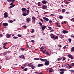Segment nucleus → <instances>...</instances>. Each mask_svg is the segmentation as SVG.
<instances>
[{
    "label": "nucleus",
    "instance_id": "obj_36",
    "mask_svg": "<svg viewBox=\"0 0 74 74\" xmlns=\"http://www.w3.org/2000/svg\"><path fill=\"white\" fill-rule=\"evenodd\" d=\"M48 29H51V30H52V28L51 27H49V26H48Z\"/></svg>",
    "mask_w": 74,
    "mask_h": 74
},
{
    "label": "nucleus",
    "instance_id": "obj_38",
    "mask_svg": "<svg viewBox=\"0 0 74 74\" xmlns=\"http://www.w3.org/2000/svg\"><path fill=\"white\" fill-rule=\"evenodd\" d=\"M72 66H74V63H72L70 64Z\"/></svg>",
    "mask_w": 74,
    "mask_h": 74
},
{
    "label": "nucleus",
    "instance_id": "obj_35",
    "mask_svg": "<svg viewBox=\"0 0 74 74\" xmlns=\"http://www.w3.org/2000/svg\"><path fill=\"white\" fill-rule=\"evenodd\" d=\"M68 40L69 42H71L72 40H71V39L70 38Z\"/></svg>",
    "mask_w": 74,
    "mask_h": 74
},
{
    "label": "nucleus",
    "instance_id": "obj_37",
    "mask_svg": "<svg viewBox=\"0 0 74 74\" xmlns=\"http://www.w3.org/2000/svg\"><path fill=\"white\" fill-rule=\"evenodd\" d=\"M69 71L72 73H74V71L73 70H69Z\"/></svg>",
    "mask_w": 74,
    "mask_h": 74
},
{
    "label": "nucleus",
    "instance_id": "obj_57",
    "mask_svg": "<svg viewBox=\"0 0 74 74\" xmlns=\"http://www.w3.org/2000/svg\"><path fill=\"white\" fill-rule=\"evenodd\" d=\"M40 20L42 22H43V20H42V19H40Z\"/></svg>",
    "mask_w": 74,
    "mask_h": 74
},
{
    "label": "nucleus",
    "instance_id": "obj_5",
    "mask_svg": "<svg viewBox=\"0 0 74 74\" xmlns=\"http://www.w3.org/2000/svg\"><path fill=\"white\" fill-rule=\"evenodd\" d=\"M68 56L69 58H71V59H74L73 56H72V55H71V54H69L68 55Z\"/></svg>",
    "mask_w": 74,
    "mask_h": 74
},
{
    "label": "nucleus",
    "instance_id": "obj_12",
    "mask_svg": "<svg viewBox=\"0 0 74 74\" xmlns=\"http://www.w3.org/2000/svg\"><path fill=\"white\" fill-rule=\"evenodd\" d=\"M27 22H29L30 21V18L28 17L26 19Z\"/></svg>",
    "mask_w": 74,
    "mask_h": 74
},
{
    "label": "nucleus",
    "instance_id": "obj_20",
    "mask_svg": "<svg viewBox=\"0 0 74 74\" xmlns=\"http://www.w3.org/2000/svg\"><path fill=\"white\" fill-rule=\"evenodd\" d=\"M22 15H23V16H26V15H29V14L23 13L22 14Z\"/></svg>",
    "mask_w": 74,
    "mask_h": 74
},
{
    "label": "nucleus",
    "instance_id": "obj_11",
    "mask_svg": "<svg viewBox=\"0 0 74 74\" xmlns=\"http://www.w3.org/2000/svg\"><path fill=\"white\" fill-rule=\"evenodd\" d=\"M40 60H41L42 62H46L47 60L46 59H42V58H40Z\"/></svg>",
    "mask_w": 74,
    "mask_h": 74
},
{
    "label": "nucleus",
    "instance_id": "obj_17",
    "mask_svg": "<svg viewBox=\"0 0 74 74\" xmlns=\"http://www.w3.org/2000/svg\"><path fill=\"white\" fill-rule=\"evenodd\" d=\"M60 71H63L64 72V71H65V69L61 68L60 70Z\"/></svg>",
    "mask_w": 74,
    "mask_h": 74
},
{
    "label": "nucleus",
    "instance_id": "obj_26",
    "mask_svg": "<svg viewBox=\"0 0 74 74\" xmlns=\"http://www.w3.org/2000/svg\"><path fill=\"white\" fill-rule=\"evenodd\" d=\"M49 73H52L53 71V70H50L49 71Z\"/></svg>",
    "mask_w": 74,
    "mask_h": 74
},
{
    "label": "nucleus",
    "instance_id": "obj_55",
    "mask_svg": "<svg viewBox=\"0 0 74 74\" xmlns=\"http://www.w3.org/2000/svg\"><path fill=\"white\" fill-rule=\"evenodd\" d=\"M28 67H31V65H30V64H28Z\"/></svg>",
    "mask_w": 74,
    "mask_h": 74
},
{
    "label": "nucleus",
    "instance_id": "obj_46",
    "mask_svg": "<svg viewBox=\"0 0 74 74\" xmlns=\"http://www.w3.org/2000/svg\"><path fill=\"white\" fill-rule=\"evenodd\" d=\"M11 5H12V6H15V5H14V4H13V3H12L10 4Z\"/></svg>",
    "mask_w": 74,
    "mask_h": 74
},
{
    "label": "nucleus",
    "instance_id": "obj_30",
    "mask_svg": "<svg viewBox=\"0 0 74 74\" xmlns=\"http://www.w3.org/2000/svg\"><path fill=\"white\" fill-rule=\"evenodd\" d=\"M17 36H18V37H22V35L20 34H18L17 35Z\"/></svg>",
    "mask_w": 74,
    "mask_h": 74
},
{
    "label": "nucleus",
    "instance_id": "obj_2",
    "mask_svg": "<svg viewBox=\"0 0 74 74\" xmlns=\"http://www.w3.org/2000/svg\"><path fill=\"white\" fill-rule=\"evenodd\" d=\"M55 23V25H56V26H57V27H60V28L61 27V26L60 25H59V23L56 22Z\"/></svg>",
    "mask_w": 74,
    "mask_h": 74
},
{
    "label": "nucleus",
    "instance_id": "obj_1",
    "mask_svg": "<svg viewBox=\"0 0 74 74\" xmlns=\"http://www.w3.org/2000/svg\"><path fill=\"white\" fill-rule=\"evenodd\" d=\"M49 64V62L47 60L44 63V65L45 66H48Z\"/></svg>",
    "mask_w": 74,
    "mask_h": 74
},
{
    "label": "nucleus",
    "instance_id": "obj_27",
    "mask_svg": "<svg viewBox=\"0 0 74 74\" xmlns=\"http://www.w3.org/2000/svg\"><path fill=\"white\" fill-rule=\"evenodd\" d=\"M46 55H49V53H48V52L47 51L46 52Z\"/></svg>",
    "mask_w": 74,
    "mask_h": 74
},
{
    "label": "nucleus",
    "instance_id": "obj_14",
    "mask_svg": "<svg viewBox=\"0 0 74 74\" xmlns=\"http://www.w3.org/2000/svg\"><path fill=\"white\" fill-rule=\"evenodd\" d=\"M38 67H42L44 66V64H39L38 65Z\"/></svg>",
    "mask_w": 74,
    "mask_h": 74
},
{
    "label": "nucleus",
    "instance_id": "obj_53",
    "mask_svg": "<svg viewBox=\"0 0 74 74\" xmlns=\"http://www.w3.org/2000/svg\"><path fill=\"white\" fill-rule=\"evenodd\" d=\"M14 22V21H12V20H10V23H12V22Z\"/></svg>",
    "mask_w": 74,
    "mask_h": 74
},
{
    "label": "nucleus",
    "instance_id": "obj_8",
    "mask_svg": "<svg viewBox=\"0 0 74 74\" xmlns=\"http://www.w3.org/2000/svg\"><path fill=\"white\" fill-rule=\"evenodd\" d=\"M7 14H8V13H7V12H5L4 13V17L5 18H7V17H8V15H7Z\"/></svg>",
    "mask_w": 74,
    "mask_h": 74
},
{
    "label": "nucleus",
    "instance_id": "obj_29",
    "mask_svg": "<svg viewBox=\"0 0 74 74\" xmlns=\"http://www.w3.org/2000/svg\"><path fill=\"white\" fill-rule=\"evenodd\" d=\"M3 55L4 56L6 55H7V53H6V52L4 53H3Z\"/></svg>",
    "mask_w": 74,
    "mask_h": 74
},
{
    "label": "nucleus",
    "instance_id": "obj_43",
    "mask_svg": "<svg viewBox=\"0 0 74 74\" xmlns=\"http://www.w3.org/2000/svg\"><path fill=\"white\" fill-rule=\"evenodd\" d=\"M34 59V60H39V58H35Z\"/></svg>",
    "mask_w": 74,
    "mask_h": 74
},
{
    "label": "nucleus",
    "instance_id": "obj_54",
    "mask_svg": "<svg viewBox=\"0 0 74 74\" xmlns=\"http://www.w3.org/2000/svg\"><path fill=\"white\" fill-rule=\"evenodd\" d=\"M3 48H4L5 49H7V48L5 47V45L4 46Z\"/></svg>",
    "mask_w": 74,
    "mask_h": 74
},
{
    "label": "nucleus",
    "instance_id": "obj_50",
    "mask_svg": "<svg viewBox=\"0 0 74 74\" xmlns=\"http://www.w3.org/2000/svg\"><path fill=\"white\" fill-rule=\"evenodd\" d=\"M26 46L27 48H29V46L28 45V44L26 45Z\"/></svg>",
    "mask_w": 74,
    "mask_h": 74
},
{
    "label": "nucleus",
    "instance_id": "obj_23",
    "mask_svg": "<svg viewBox=\"0 0 74 74\" xmlns=\"http://www.w3.org/2000/svg\"><path fill=\"white\" fill-rule=\"evenodd\" d=\"M38 5L39 7H41V3H40V2H39L38 3Z\"/></svg>",
    "mask_w": 74,
    "mask_h": 74
},
{
    "label": "nucleus",
    "instance_id": "obj_56",
    "mask_svg": "<svg viewBox=\"0 0 74 74\" xmlns=\"http://www.w3.org/2000/svg\"><path fill=\"white\" fill-rule=\"evenodd\" d=\"M50 16H54V14H51L50 15Z\"/></svg>",
    "mask_w": 74,
    "mask_h": 74
},
{
    "label": "nucleus",
    "instance_id": "obj_64",
    "mask_svg": "<svg viewBox=\"0 0 74 74\" xmlns=\"http://www.w3.org/2000/svg\"><path fill=\"white\" fill-rule=\"evenodd\" d=\"M69 2H66V3L65 4H69Z\"/></svg>",
    "mask_w": 74,
    "mask_h": 74
},
{
    "label": "nucleus",
    "instance_id": "obj_58",
    "mask_svg": "<svg viewBox=\"0 0 74 74\" xmlns=\"http://www.w3.org/2000/svg\"><path fill=\"white\" fill-rule=\"evenodd\" d=\"M71 37H73V38H74V35H71Z\"/></svg>",
    "mask_w": 74,
    "mask_h": 74
},
{
    "label": "nucleus",
    "instance_id": "obj_33",
    "mask_svg": "<svg viewBox=\"0 0 74 74\" xmlns=\"http://www.w3.org/2000/svg\"><path fill=\"white\" fill-rule=\"evenodd\" d=\"M71 51H74V47H73L71 48Z\"/></svg>",
    "mask_w": 74,
    "mask_h": 74
},
{
    "label": "nucleus",
    "instance_id": "obj_21",
    "mask_svg": "<svg viewBox=\"0 0 74 74\" xmlns=\"http://www.w3.org/2000/svg\"><path fill=\"white\" fill-rule=\"evenodd\" d=\"M63 17L61 15H60L59 16V18L60 19H63Z\"/></svg>",
    "mask_w": 74,
    "mask_h": 74
},
{
    "label": "nucleus",
    "instance_id": "obj_63",
    "mask_svg": "<svg viewBox=\"0 0 74 74\" xmlns=\"http://www.w3.org/2000/svg\"><path fill=\"white\" fill-rule=\"evenodd\" d=\"M49 23H52V21L51 20H49Z\"/></svg>",
    "mask_w": 74,
    "mask_h": 74
},
{
    "label": "nucleus",
    "instance_id": "obj_18",
    "mask_svg": "<svg viewBox=\"0 0 74 74\" xmlns=\"http://www.w3.org/2000/svg\"><path fill=\"white\" fill-rule=\"evenodd\" d=\"M6 36L7 38H9V37L11 36V35H9L8 34H7L6 35Z\"/></svg>",
    "mask_w": 74,
    "mask_h": 74
},
{
    "label": "nucleus",
    "instance_id": "obj_32",
    "mask_svg": "<svg viewBox=\"0 0 74 74\" xmlns=\"http://www.w3.org/2000/svg\"><path fill=\"white\" fill-rule=\"evenodd\" d=\"M39 24L41 26H42V23L41 22H39Z\"/></svg>",
    "mask_w": 74,
    "mask_h": 74
},
{
    "label": "nucleus",
    "instance_id": "obj_62",
    "mask_svg": "<svg viewBox=\"0 0 74 74\" xmlns=\"http://www.w3.org/2000/svg\"><path fill=\"white\" fill-rule=\"evenodd\" d=\"M48 69L49 70H53V69H52V68H49Z\"/></svg>",
    "mask_w": 74,
    "mask_h": 74
},
{
    "label": "nucleus",
    "instance_id": "obj_15",
    "mask_svg": "<svg viewBox=\"0 0 74 74\" xmlns=\"http://www.w3.org/2000/svg\"><path fill=\"white\" fill-rule=\"evenodd\" d=\"M62 33H64L65 34V33H68V31H66V30H63L62 31Z\"/></svg>",
    "mask_w": 74,
    "mask_h": 74
},
{
    "label": "nucleus",
    "instance_id": "obj_59",
    "mask_svg": "<svg viewBox=\"0 0 74 74\" xmlns=\"http://www.w3.org/2000/svg\"><path fill=\"white\" fill-rule=\"evenodd\" d=\"M23 27H24V28H26V26H25V25H24L23 26Z\"/></svg>",
    "mask_w": 74,
    "mask_h": 74
},
{
    "label": "nucleus",
    "instance_id": "obj_3",
    "mask_svg": "<svg viewBox=\"0 0 74 74\" xmlns=\"http://www.w3.org/2000/svg\"><path fill=\"white\" fill-rule=\"evenodd\" d=\"M20 58H22V59H25V57L24 56V55L22 54L19 56Z\"/></svg>",
    "mask_w": 74,
    "mask_h": 74
},
{
    "label": "nucleus",
    "instance_id": "obj_10",
    "mask_svg": "<svg viewBox=\"0 0 74 74\" xmlns=\"http://www.w3.org/2000/svg\"><path fill=\"white\" fill-rule=\"evenodd\" d=\"M3 26L5 27H6L8 26V23H3Z\"/></svg>",
    "mask_w": 74,
    "mask_h": 74
},
{
    "label": "nucleus",
    "instance_id": "obj_48",
    "mask_svg": "<svg viewBox=\"0 0 74 74\" xmlns=\"http://www.w3.org/2000/svg\"><path fill=\"white\" fill-rule=\"evenodd\" d=\"M69 69H70V68L71 69L72 68V66L71 65L69 66Z\"/></svg>",
    "mask_w": 74,
    "mask_h": 74
},
{
    "label": "nucleus",
    "instance_id": "obj_61",
    "mask_svg": "<svg viewBox=\"0 0 74 74\" xmlns=\"http://www.w3.org/2000/svg\"><path fill=\"white\" fill-rule=\"evenodd\" d=\"M7 1L9 2V3H10V0H7Z\"/></svg>",
    "mask_w": 74,
    "mask_h": 74
},
{
    "label": "nucleus",
    "instance_id": "obj_31",
    "mask_svg": "<svg viewBox=\"0 0 74 74\" xmlns=\"http://www.w3.org/2000/svg\"><path fill=\"white\" fill-rule=\"evenodd\" d=\"M15 7V6H10L9 7V8L10 9H11V8H12V7Z\"/></svg>",
    "mask_w": 74,
    "mask_h": 74
},
{
    "label": "nucleus",
    "instance_id": "obj_19",
    "mask_svg": "<svg viewBox=\"0 0 74 74\" xmlns=\"http://www.w3.org/2000/svg\"><path fill=\"white\" fill-rule=\"evenodd\" d=\"M21 10L22 11H25L26 10V9L25 8H22L21 9Z\"/></svg>",
    "mask_w": 74,
    "mask_h": 74
},
{
    "label": "nucleus",
    "instance_id": "obj_13",
    "mask_svg": "<svg viewBox=\"0 0 74 74\" xmlns=\"http://www.w3.org/2000/svg\"><path fill=\"white\" fill-rule=\"evenodd\" d=\"M43 19H44V20H45V21H49V19L45 17H43Z\"/></svg>",
    "mask_w": 74,
    "mask_h": 74
},
{
    "label": "nucleus",
    "instance_id": "obj_6",
    "mask_svg": "<svg viewBox=\"0 0 74 74\" xmlns=\"http://www.w3.org/2000/svg\"><path fill=\"white\" fill-rule=\"evenodd\" d=\"M47 27V26L45 25H43L41 27L42 30H44L45 28Z\"/></svg>",
    "mask_w": 74,
    "mask_h": 74
},
{
    "label": "nucleus",
    "instance_id": "obj_52",
    "mask_svg": "<svg viewBox=\"0 0 74 74\" xmlns=\"http://www.w3.org/2000/svg\"><path fill=\"white\" fill-rule=\"evenodd\" d=\"M58 47H62V45H58Z\"/></svg>",
    "mask_w": 74,
    "mask_h": 74
},
{
    "label": "nucleus",
    "instance_id": "obj_44",
    "mask_svg": "<svg viewBox=\"0 0 74 74\" xmlns=\"http://www.w3.org/2000/svg\"><path fill=\"white\" fill-rule=\"evenodd\" d=\"M27 70H28V69L27 68H25L24 69V71H27Z\"/></svg>",
    "mask_w": 74,
    "mask_h": 74
},
{
    "label": "nucleus",
    "instance_id": "obj_45",
    "mask_svg": "<svg viewBox=\"0 0 74 74\" xmlns=\"http://www.w3.org/2000/svg\"><path fill=\"white\" fill-rule=\"evenodd\" d=\"M57 60L58 61H59L60 60H61V58H58L57 59Z\"/></svg>",
    "mask_w": 74,
    "mask_h": 74
},
{
    "label": "nucleus",
    "instance_id": "obj_60",
    "mask_svg": "<svg viewBox=\"0 0 74 74\" xmlns=\"http://www.w3.org/2000/svg\"><path fill=\"white\" fill-rule=\"evenodd\" d=\"M21 49L22 51H24V50H25V49L23 48H22Z\"/></svg>",
    "mask_w": 74,
    "mask_h": 74
},
{
    "label": "nucleus",
    "instance_id": "obj_39",
    "mask_svg": "<svg viewBox=\"0 0 74 74\" xmlns=\"http://www.w3.org/2000/svg\"><path fill=\"white\" fill-rule=\"evenodd\" d=\"M60 74H64V72H63V71L60 72Z\"/></svg>",
    "mask_w": 74,
    "mask_h": 74
},
{
    "label": "nucleus",
    "instance_id": "obj_34",
    "mask_svg": "<svg viewBox=\"0 0 74 74\" xmlns=\"http://www.w3.org/2000/svg\"><path fill=\"white\" fill-rule=\"evenodd\" d=\"M26 11L27 12V14H28V15L29 14V13H30V12L29 11V10H26Z\"/></svg>",
    "mask_w": 74,
    "mask_h": 74
},
{
    "label": "nucleus",
    "instance_id": "obj_28",
    "mask_svg": "<svg viewBox=\"0 0 74 74\" xmlns=\"http://www.w3.org/2000/svg\"><path fill=\"white\" fill-rule=\"evenodd\" d=\"M13 38H14V39H17V38H18V37H16V36H14L13 37Z\"/></svg>",
    "mask_w": 74,
    "mask_h": 74
},
{
    "label": "nucleus",
    "instance_id": "obj_7",
    "mask_svg": "<svg viewBox=\"0 0 74 74\" xmlns=\"http://www.w3.org/2000/svg\"><path fill=\"white\" fill-rule=\"evenodd\" d=\"M42 8L44 10H45L47 8V6L46 5H43L42 6Z\"/></svg>",
    "mask_w": 74,
    "mask_h": 74
},
{
    "label": "nucleus",
    "instance_id": "obj_9",
    "mask_svg": "<svg viewBox=\"0 0 74 74\" xmlns=\"http://www.w3.org/2000/svg\"><path fill=\"white\" fill-rule=\"evenodd\" d=\"M32 19L33 20L32 22H35L36 21V19L35 18V17L33 16L32 17Z\"/></svg>",
    "mask_w": 74,
    "mask_h": 74
},
{
    "label": "nucleus",
    "instance_id": "obj_25",
    "mask_svg": "<svg viewBox=\"0 0 74 74\" xmlns=\"http://www.w3.org/2000/svg\"><path fill=\"white\" fill-rule=\"evenodd\" d=\"M31 67L32 69H34V66H33V64H32L31 65Z\"/></svg>",
    "mask_w": 74,
    "mask_h": 74
},
{
    "label": "nucleus",
    "instance_id": "obj_4",
    "mask_svg": "<svg viewBox=\"0 0 74 74\" xmlns=\"http://www.w3.org/2000/svg\"><path fill=\"white\" fill-rule=\"evenodd\" d=\"M42 3L43 4H45L48 3V1H47L44 0L43 1H42Z\"/></svg>",
    "mask_w": 74,
    "mask_h": 74
},
{
    "label": "nucleus",
    "instance_id": "obj_16",
    "mask_svg": "<svg viewBox=\"0 0 74 74\" xmlns=\"http://www.w3.org/2000/svg\"><path fill=\"white\" fill-rule=\"evenodd\" d=\"M50 36H51V37L52 38H54V37H55V36H54V35H53V34H51L50 35Z\"/></svg>",
    "mask_w": 74,
    "mask_h": 74
},
{
    "label": "nucleus",
    "instance_id": "obj_42",
    "mask_svg": "<svg viewBox=\"0 0 74 74\" xmlns=\"http://www.w3.org/2000/svg\"><path fill=\"white\" fill-rule=\"evenodd\" d=\"M65 14H70V12H66Z\"/></svg>",
    "mask_w": 74,
    "mask_h": 74
},
{
    "label": "nucleus",
    "instance_id": "obj_41",
    "mask_svg": "<svg viewBox=\"0 0 74 74\" xmlns=\"http://www.w3.org/2000/svg\"><path fill=\"white\" fill-rule=\"evenodd\" d=\"M8 44V43L7 42L4 43L3 44V45H6V44Z\"/></svg>",
    "mask_w": 74,
    "mask_h": 74
},
{
    "label": "nucleus",
    "instance_id": "obj_49",
    "mask_svg": "<svg viewBox=\"0 0 74 74\" xmlns=\"http://www.w3.org/2000/svg\"><path fill=\"white\" fill-rule=\"evenodd\" d=\"M10 0V2H14L15 1V0Z\"/></svg>",
    "mask_w": 74,
    "mask_h": 74
},
{
    "label": "nucleus",
    "instance_id": "obj_24",
    "mask_svg": "<svg viewBox=\"0 0 74 74\" xmlns=\"http://www.w3.org/2000/svg\"><path fill=\"white\" fill-rule=\"evenodd\" d=\"M66 11V10H65V9H63L62 10V13H64V12H65V11Z\"/></svg>",
    "mask_w": 74,
    "mask_h": 74
},
{
    "label": "nucleus",
    "instance_id": "obj_40",
    "mask_svg": "<svg viewBox=\"0 0 74 74\" xmlns=\"http://www.w3.org/2000/svg\"><path fill=\"white\" fill-rule=\"evenodd\" d=\"M32 31L31 32L32 33H34V30L33 29H32Z\"/></svg>",
    "mask_w": 74,
    "mask_h": 74
},
{
    "label": "nucleus",
    "instance_id": "obj_22",
    "mask_svg": "<svg viewBox=\"0 0 74 74\" xmlns=\"http://www.w3.org/2000/svg\"><path fill=\"white\" fill-rule=\"evenodd\" d=\"M58 38V37L57 36H54L53 39L54 40H56Z\"/></svg>",
    "mask_w": 74,
    "mask_h": 74
},
{
    "label": "nucleus",
    "instance_id": "obj_51",
    "mask_svg": "<svg viewBox=\"0 0 74 74\" xmlns=\"http://www.w3.org/2000/svg\"><path fill=\"white\" fill-rule=\"evenodd\" d=\"M31 42H32L33 43H34V42H35L33 40H32L31 41Z\"/></svg>",
    "mask_w": 74,
    "mask_h": 74
},
{
    "label": "nucleus",
    "instance_id": "obj_47",
    "mask_svg": "<svg viewBox=\"0 0 74 74\" xmlns=\"http://www.w3.org/2000/svg\"><path fill=\"white\" fill-rule=\"evenodd\" d=\"M62 59L63 60H65L66 59V58L64 57H62Z\"/></svg>",
    "mask_w": 74,
    "mask_h": 74
}]
</instances>
